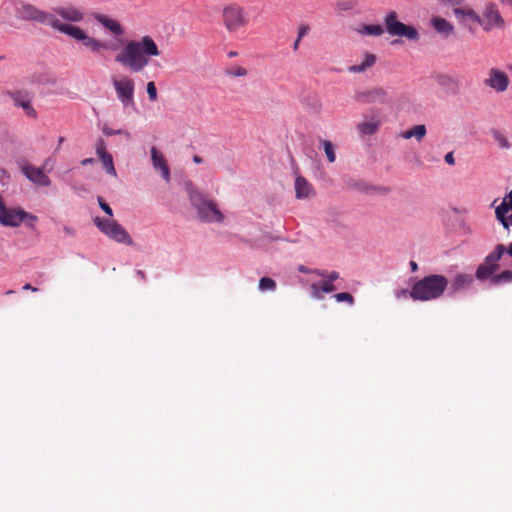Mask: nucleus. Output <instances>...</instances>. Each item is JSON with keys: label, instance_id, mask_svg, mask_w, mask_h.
Listing matches in <instances>:
<instances>
[{"label": "nucleus", "instance_id": "1", "mask_svg": "<svg viewBox=\"0 0 512 512\" xmlns=\"http://www.w3.org/2000/svg\"><path fill=\"white\" fill-rule=\"evenodd\" d=\"M160 55L155 41L144 36L140 41H130L116 56V61L129 68L132 72L142 71L149 63V57Z\"/></svg>", "mask_w": 512, "mask_h": 512}, {"label": "nucleus", "instance_id": "2", "mask_svg": "<svg viewBox=\"0 0 512 512\" xmlns=\"http://www.w3.org/2000/svg\"><path fill=\"white\" fill-rule=\"evenodd\" d=\"M448 284V279L443 275H428L413 284L409 295L415 301L435 300L444 294Z\"/></svg>", "mask_w": 512, "mask_h": 512}, {"label": "nucleus", "instance_id": "3", "mask_svg": "<svg viewBox=\"0 0 512 512\" xmlns=\"http://www.w3.org/2000/svg\"><path fill=\"white\" fill-rule=\"evenodd\" d=\"M186 191L191 205L197 210L198 218L203 222H218L224 220V215L218 209L217 204L205 197L191 182L186 183Z\"/></svg>", "mask_w": 512, "mask_h": 512}, {"label": "nucleus", "instance_id": "4", "mask_svg": "<svg viewBox=\"0 0 512 512\" xmlns=\"http://www.w3.org/2000/svg\"><path fill=\"white\" fill-rule=\"evenodd\" d=\"M384 25L387 33L391 36L404 37L409 41L417 42L420 39L418 30L411 25H406L398 20V14L390 11L384 17Z\"/></svg>", "mask_w": 512, "mask_h": 512}, {"label": "nucleus", "instance_id": "5", "mask_svg": "<svg viewBox=\"0 0 512 512\" xmlns=\"http://www.w3.org/2000/svg\"><path fill=\"white\" fill-rule=\"evenodd\" d=\"M384 25L387 33L391 36L404 37L409 41L417 42L420 39L418 30L411 25H406L398 20V14L390 11L384 17Z\"/></svg>", "mask_w": 512, "mask_h": 512}, {"label": "nucleus", "instance_id": "6", "mask_svg": "<svg viewBox=\"0 0 512 512\" xmlns=\"http://www.w3.org/2000/svg\"><path fill=\"white\" fill-rule=\"evenodd\" d=\"M384 25L387 33L391 36L404 37L409 41L417 42L420 39L418 30L411 25H406L398 20V14L390 11L384 17Z\"/></svg>", "mask_w": 512, "mask_h": 512}, {"label": "nucleus", "instance_id": "7", "mask_svg": "<svg viewBox=\"0 0 512 512\" xmlns=\"http://www.w3.org/2000/svg\"><path fill=\"white\" fill-rule=\"evenodd\" d=\"M384 25L387 33L391 36L404 37L409 41L417 42L420 39L418 30L411 25H406L398 20V14L390 11L384 17Z\"/></svg>", "mask_w": 512, "mask_h": 512}, {"label": "nucleus", "instance_id": "8", "mask_svg": "<svg viewBox=\"0 0 512 512\" xmlns=\"http://www.w3.org/2000/svg\"><path fill=\"white\" fill-rule=\"evenodd\" d=\"M95 225L99 230L108 236L110 239L126 244L128 246L133 244V240L128 232L119 223L111 219H102L96 217L94 219Z\"/></svg>", "mask_w": 512, "mask_h": 512}, {"label": "nucleus", "instance_id": "9", "mask_svg": "<svg viewBox=\"0 0 512 512\" xmlns=\"http://www.w3.org/2000/svg\"><path fill=\"white\" fill-rule=\"evenodd\" d=\"M1 209L0 223L3 226L18 227L23 222L29 220L30 222L27 223V225L32 227L37 221L35 215L26 212L22 208H8L5 206L4 202H2Z\"/></svg>", "mask_w": 512, "mask_h": 512}, {"label": "nucleus", "instance_id": "10", "mask_svg": "<svg viewBox=\"0 0 512 512\" xmlns=\"http://www.w3.org/2000/svg\"><path fill=\"white\" fill-rule=\"evenodd\" d=\"M17 16L24 21H33L43 25H52L55 15L39 9L38 7L21 2L16 10Z\"/></svg>", "mask_w": 512, "mask_h": 512}, {"label": "nucleus", "instance_id": "11", "mask_svg": "<svg viewBox=\"0 0 512 512\" xmlns=\"http://www.w3.org/2000/svg\"><path fill=\"white\" fill-rule=\"evenodd\" d=\"M477 24H479L485 32H490L493 29L503 28L505 21L498 6L495 3L489 2L485 5L482 15H479Z\"/></svg>", "mask_w": 512, "mask_h": 512}, {"label": "nucleus", "instance_id": "12", "mask_svg": "<svg viewBox=\"0 0 512 512\" xmlns=\"http://www.w3.org/2000/svg\"><path fill=\"white\" fill-rule=\"evenodd\" d=\"M222 19L226 29L230 32L239 30L247 23L244 10L238 4H230L224 7Z\"/></svg>", "mask_w": 512, "mask_h": 512}, {"label": "nucleus", "instance_id": "13", "mask_svg": "<svg viewBox=\"0 0 512 512\" xmlns=\"http://www.w3.org/2000/svg\"><path fill=\"white\" fill-rule=\"evenodd\" d=\"M505 252V247L503 244L496 245L494 251L488 254L484 262L480 264L476 270V278L479 280H484L487 278H491L493 273L498 269V261L502 257Z\"/></svg>", "mask_w": 512, "mask_h": 512}, {"label": "nucleus", "instance_id": "14", "mask_svg": "<svg viewBox=\"0 0 512 512\" xmlns=\"http://www.w3.org/2000/svg\"><path fill=\"white\" fill-rule=\"evenodd\" d=\"M113 86L118 99L124 106L134 105V81L131 78L125 76L114 79Z\"/></svg>", "mask_w": 512, "mask_h": 512}, {"label": "nucleus", "instance_id": "15", "mask_svg": "<svg viewBox=\"0 0 512 512\" xmlns=\"http://www.w3.org/2000/svg\"><path fill=\"white\" fill-rule=\"evenodd\" d=\"M484 84L497 93H503L508 89L510 79L506 72L498 68H491L488 72V77L484 81Z\"/></svg>", "mask_w": 512, "mask_h": 512}, {"label": "nucleus", "instance_id": "16", "mask_svg": "<svg viewBox=\"0 0 512 512\" xmlns=\"http://www.w3.org/2000/svg\"><path fill=\"white\" fill-rule=\"evenodd\" d=\"M21 172L31 182L38 186H49L51 184L50 178L44 173L43 167H35L32 164H23Z\"/></svg>", "mask_w": 512, "mask_h": 512}, {"label": "nucleus", "instance_id": "17", "mask_svg": "<svg viewBox=\"0 0 512 512\" xmlns=\"http://www.w3.org/2000/svg\"><path fill=\"white\" fill-rule=\"evenodd\" d=\"M53 14L70 23H78L84 20V12L73 5L57 6L53 8Z\"/></svg>", "mask_w": 512, "mask_h": 512}, {"label": "nucleus", "instance_id": "18", "mask_svg": "<svg viewBox=\"0 0 512 512\" xmlns=\"http://www.w3.org/2000/svg\"><path fill=\"white\" fill-rule=\"evenodd\" d=\"M386 91L381 87H376L371 90L357 92L355 99L362 104H370L374 102H384Z\"/></svg>", "mask_w": 512, "mask_h": 512}, {"label": "nucleus", "instance_id": "19", "mask_svg": "<svg viewBox=\"0 0 512 512\" xmlns=\"http://www.w3.org/2000/svg\"><path fill=\"white\" fill-rule=\"evenodd\" d=\"M51 27L63 34L70 36L71 38L77 41H81L84 34L86 33L84 30L77 26L61 22L57 17H55Z\"/></svg>", "mask_w": 512, "mask_h": 512}, {"label": "nucleus", "instance_id": "20", "mask_svg": "<svg viewBox=\"0 0 512 512\" xmlns=\"http://www.w3.org/2000/svg\"><path fill=\"white\" fill-rule=\"evenodd\" d=\"M92 16L115 36H121L124 33V30L118 21L100 13H93Z\"/></svg>", "mask_w": 512, "mask_h": 512}, {"label": "nucleus", "instance_id": "21", "mask_svg": "<svg viewBox=\"0 0 512 512\" xmlns=\"http://www.w3.org/2000/svg\"><path fill=\"white\" fill-rule=\"evenodd\" d=\"M453 13L460 24L467 26L469 21L478 22L479 14L470 7H456Z\"/></svg>", "mask_w": 512, "mask_h": 512}, {"label": "nucleus", "instance_id": "22", "mask_svg": "<svg viewBox=\"0 0 512 512\" xmlns=\"http://www.w3.org/2000/svg\"><path fill=\"white\" fill-rule=\"evenodd\" d=\"M496 218L501 222L505 229L512 226V204L501 202L495 209Z\"/></svg>", "mask_w": 512, "mask_h": 512}, {"label": "nucleus", "instance_id": "23", "mask_svg": "<svg viewBox=\"0 0 512 512\" xmlns=\"http://www.w3.org/2000/svg\"><path fill=\"white\" fill-rule=\"evenodd\" d=\"M151 160H152L153 167L155 169L161 170L162 177L166 181H169V179H170V170H169V167L167 165V162H166L164 156L161 153H159L158 150L155 147H152V149H151Z\"/></svg>", "mask_w": 512, "mask_h": 512}, {"label": "nucleus", "instance_id": "24", "mask_svg": "<svg viewBox=\"0 0 512 512\" xmlns=\"http://www.w3.org/2000/svg\"><path fill=\"white\" fill-rule=\"evenodd\" d=\"M295 192L298 199L309 198L314 195L312 185L303 176L296 177Z\"/></svg>", "mask_w": 512, "mask_h": 512}, {"label": "nucleus", "instance_id": "25", "mask_svg": "<svg viewBox=\"0 0 512 512\" xmlns=\"http://www.w3.org/2000/svg\"><path fill=\"white\" fill-rule=\"evenodd\" d=\"M431 26L441 35L448 37L454 32V26L446 19L435 16L431 18Z\"/></svg>", "mask_w": 512, "mask_h": 512}, {"label": "nucleus", "instance_id": "26", "mask_svg": "<svg viewBox=\"0 0 512 512\" xmlns=\"http://www.w3.org/2000/svg\"><path fill=\"white\" fill-rule=\"evenodd\" d=\"M472 282L473 276L471 274L459 273L452 281L451 290L453 293L459 292L468 288Z\"/></svg>", "mask_w": 512, "mask_h": 512}, {"label": "nucleus", "instance_id": "27", "mask_svg": "<svg viewBox=\"0 0 512 512\" xmlns=\"http://www.w3.org/2000/svg\"><path fill=\"white\" fill-rule=\"evenodd\" d=\"M12 99L17 107H21L25 111L27 116L32 118L37 117L36 110L32 107L29 98L23 97L21 93H15L12 95Z\"/></svg>", "mask_w": 512, "mask_h": 512}, {"label": "nucleus", "instance_id": "28", "mask_svg": "<svg viewBox=\"0 0 512 512\" xmlns=\"http://www.w3.org/2000/svg\"><path fill=\"white\" fill-rule=\"evenodd\" d=\"M376 63V56L374 54L367 53L365 54L364 60L357 65H352L349 67V71L353 73H361L366 71L368 68H371Z\"/></svg>", "mask_w": 512, "mask_h": 512}, {"label": "nucleus", "instance_id": "29", "mask_svg": "<svg viewBox=\"0 0 512 512\" xmlns=\"http://www.w3.org/2000/svg\"><path fill=\"white\" fill-rule=\"evenodd\" d=\"M376 63V56L374 54L367 53L365 54L364 60L357 65H352L349 67V71L353 73H361L366 71L368 68H371Z\"/></svg>", "mask_w": 512, "mask_h": 512}, {"label": "nucleus", "instance_id": "30", "mask_svg": "<svg viewBox=\"0 0 512 512\" xmlns=\"http://www.w3.org/2000/svg\"><path fill=\"white\" fill-rule=\"evenodd\" d=\"M426 132L425 125H415L411 129L401 133V137L404 139L415 137L418 141H421L425 137Z\"/></svg>", "mask_w": 512, "mask_h": 512}, {"label": "nucleus", "instance_id": "31", "mask_svg": "<svg viewBox=\"0 0 512 512\" xmlns=\"http://www.w3.org/2000/svg\"><path fill=\"white\" fill-rule=\"evenodd\" d=\"M83 45L89 48L93 52H98L100 49H107L108 46L106 43L98 41L97 39L90 37L87 33L84 34L81 39Z\"/></svg>", "mask_w": 512, "mask_h": 512}, {"label": "nucleus", "instance_id": "32", "mask_svg": "<svg viewBox=\"0 0 512 512\" xmlns=\"http://www.w3.org/2000/svg\"><path fill=\"white\" fill-rule=\"evenodd\" d=\"M491 136H492L493 140L497 143V145L500 149L508 150L512 147L507 136L504 133H502L500 130L493 129L491 131Z\"/></svg>", "mask_w": 512, "mask_h": 512}, {"label": "nucleus", "instance_id": "33", "mask_svg": "<svg viewBox=\"0 0 512 512\" xmlns=\"http://www.w3.org/2000/svg\"><path fill=\"white\" fill-rule=\"evenodd\" d=\"M358 32L362 35L381 36L384 28L381 25L365 24L358 29Z\"/></svg>", "mask_w": 512, "mask_h": 512}, {"label": "nucleus", "instance_id": "34", "mask_svg": "<svg viewBox=\"0 0 512 512\" xmlns=\"http://www.w3.org/2000/svg\"><path fill=\"white\" fill-rule=\"evenodd\" d=\"M490 281L493 285L512 282V271L505 270L499 274L493 275L490 278Z\"/></svg>", "mask_w": 512, "mask_h": 512}, {"label": "nucleus", "instance_id": "35", "mask_svg": "<svg viewBox=\"0 0 512 512\" xmlns=\"http://www.w3.org/2000/svg\"><path fill=\"white\" fill-rule=\"evenodd\" d=\"M379 128V122H362L358 124V130L364 135H372Z\"/></svg>", "mask_w": 512, "mask_h": 512}, {"label": "nucleus", "instance_id": "36", "mask_svg": "<svg viewBox=\"0 0 512 512\" xmlns=\"http://www.w3.org/2000/svg\"><path fill=\"white\" fill-rule=\"evenodd\" d=\"M99 159L101 160L105 171L108 174H110L111 176L115 177L117 175V173H116V169L114 167L112 155L109 154V155L100 157Z\"/></svg>", "mask_w": 512, "mask_h": 512}, {"label": "nucleus", "instance_id": "37", "mask_svg": "<svg viewBox=\"0 0 512 512\" xmlns=\"http://www.w3.org/2000/svg\"><path fill=\"white\" fill-rule=\"evenodd\" d=\"M259 289L261 291H274L276 289V282L269 277H262L259 281Z\"/></svg>", "mask_w": 512, "mask_h": 512}, {"label": "nucleus", "instance_id": "38", "mask_svg": "<svg viewBox=\"0 0 512 512\" xmlns=\"http://www.w3.org/2000/svg\"><path fill=\"white\" fill-rule=\"evenodd\" d=\"M322 144H323L324 152L326 154V157H327L328 161L330 163H333L335 161V159H336V154H335V151H334L333 144L330 141H328V140L322 141Z\"/></svg>", "mask_w": 512, "mask_h": 512}, {"label": "nucleus", "instance_id": "39", "mask_svg": "<svg viewBox=\"0 0 512 512\" xmlns=\"http://www.w3.org/2000/svg\"><path fill=\"white\" fill-rule=\"evenodd\" d=\"M334 298L338 302H347L348 304L352 305L354 303V298L350 293L347 292H341L334 295Z\"/></svg>", "mask_w": 512, "mask_h": 512}, {"label": "nucleus", "instance_id": "40", "mask_svg": "<svg viewBox=\"0 0 512 512\" xmlns=\"http://www.w3.org/2000/svg\"><path fill=\"white\" fill-rule=\"evenodd\" d=\"M95 150H96V154H97L98 158L110 154V153L107 152L106 144H105V141L103 139H99L97 141Z\"/></svg>", "mask_w": 512, "mask_h": 512}, {"label": "nucleus", "instance_id": "41", "mask_svg": "<svg viewBox=\"0 0 512 512\" xmlns=\"http://www.w3.org/2000/svg\"><path fill=\"white\" fill-rule=\"evenodd\" d=\"M319 283L321 285V290L324 293H331V292H334L336 290V286L333 284V282H331V281H329L327 279L322 280Z\"/></svg>", "mask_w": 512, "mask_h": 512}, {"label": "nucleus", "instance_id": "42", "mask_svg": "<svg viewBox=\"0 0 512 512\" xmlns=\"http://www.w3.org/2000/svg\"><path fill=\"white\" fill-rule=\"evenodd\" d=\"M147 93L151 101H156L158 94L155 83L153 81L147 83Z\"/></svg>", "mask_w": 512, "mask_h": 512}, {"label": "nucleus", "instance_id": "43", "mask_svg": "<svg viewBox=\"0 0 512 512\" xmlns=\"http://www.w3.org/2000/svg\"><path fill=\"white\" fill-rule=\"evenodd\" d=\"M103 133L107 136H112V135H125L127 138L130 137V134L124 130H121V129H118V130H113L107 126H105L103 128Z\"/></svg>", "mask_w": 512, "mask_h": 512}, {"label": "nucleus", "instance_id": "44", "mask_svg": "<svg viewBox=\"0 0 512 512\" xmlns=\"http://www.w3.org/2000/svg\"><path fill=\"white\" fill-rule=\"evenodd\" d=\"M310 289H311V294H312L313 298L319 299V300L323 298L320 283H313L310 286Z\"/></svg>", "mask_w": 512, "mask_h": 512}, {"label": "nucleus", "instance_id": "45", "mask_svg": "<svg viewBox=\"0 0 512 512\" xmlns=\"http://www.w3.org/2000/svg\"><path fill=\"white\" fill-rule=\"evenodd\" d=\"M98 203H99V206L101 207V209L109 216V217H112L113 216V211L111 209V207L103 200V198L101 197H98Z\"/></svg>", "mask_w": 512, "mask_h": 512}, {"label": "nucleus", "instance_id": "46", "mask_svg": "<svg viewBox=\"0 0 512 512\" xmlns=\"http://www.w3.org/2000/svg\"><path fill=\"white\" fill-rule=\"evenodd\" d=\"M247 74V70L244 67L236 66L231 70V75L235 77H242Z\"/></svg>", "mask_w": 512, "mask_h": 512}, {"label": "nucleus", "instance_id": "47", "mask_svg": "<svg viewBox=\"0 0 512 512\" xmlns=\"http://www.w3.org/2000/svg\"><path fill=\"white\" fill-rule=\"evenodd\" d=\"M313 274L323 278V280L327 279V275H329V272L326 271V270H321V269H314L312 271Z\"/></svg>", "mask_w": 512, "mask_h": 512}, {"label": "nucleus", "instance_id": "48", "mask_svg": "<svg viewBox=\"0 0 512 512\" xmlns=\"http://www.w3.org/2000/svg\"><path fill=\"white\" fill-rule=\"evenodd\" d=\"M339 277H340L339 272L331 271V272H329V275H327V280L334 282V281L338 280Z\"/></svg>", "mask_w": 512, "mask_h": 512}, {"label": "nucleus", "instance_id": "49", "mask_svg": "<svg viewBox=\"0 0 512 512\" xmlns=\"http://www.w3.org/2000/svg\"><path fill=\"white\" fill-rule=\"evenodd\" d=\"M308 30V26H301L298 30V38L302 39L307 34Z\"/></svg>", "mask_w": 512, "mask_h": 512}, {"label": "nucleus", "instance_id": "50", "mask_svg": "<svg viewBox=\"0 0 512 512\" xmlns=\"http://www.w3.org/2000/svg\"><path fill=\"white\" fill-rule=\"evenodd\" d=\"M445 161L449 165H453L455 163L454 155L452 152H449L445 155Z\"/></svg>", "mask_w": 512, "mask_h": 512}, {"label": "nucleus", "instance_id": "51", "mask_svg": "<svg viewBox=\"0 0 512 512\" xmlns=\"http://www.w3.org/2000/svg\"><path fill=\"white\" fill-rule=\"evenodd\" d=\"M502 202L512 205V190L503 198Z\"/></svg>", "mask_w": 512, "mask_h": 512}, {"label": "nucleus", "instance_id": "52", "mask_svg": "<svg viewBox=\"0 0 512 512\" xmlns=\"http://www.w3.org/2000/svg\"><path fill=\"white\" fill-rule=\"evenodd\" d=\"M93 162H94L93 158H86L81 161V165L86 166V165L92 164Z\"/></svg>", "mask_w": 512, "mask_h": 512}, {"label": "nucleus", "instance_id": "53", "mask_svg": "<svg viewBox=\"0 0 512 512\" xmlns=\"http://www.w3.org/2000/svg\"><path fill=\"white\" fill-rule=\"evenodd\" d=\"M23 290H31L33 292H36L38 289L36 287H33L32 285L30 284H25L23 287H22Z\"/></svg>", "mask_w": 512, "mask_h": 512}, {"label": "nucleus", "instance_id": "54", "mask_svg": "<svg viewBox=\"0 0 512 512\" xmlns=\"http://www.w3.org/2000/svg\"><path fill=\"white\" fill-rule=\"evenodd\" d=\"M410 268L413 272H416L418 270V264L415 261H410Z\"/></svg>", "mask_w": 512, "mask_h": 512}, {"label": "nucleus", "instance_id": "55", "mask_svg": "<svg viewBox=\"0 0 512 512\" xmlns=\"http://www.w3.org/2000/svg\"><path fill=\"white\" fill-rule=\"evenodd\" d=\"M193 162L196 163V164H200V163L203 162V159L199 155H194L193 156Z\"/></svg>", "mask_w": 512, "mask_h": 512}, {"label": "nucleus", "instance_id": "56", "mask_svg": "<svg viewBox=\"0 0 512 512\" xmlns=\"http://www.w3.org/2000/svg\"><path fill=\"white\" fill-rule=\"evenodd\" d=\"M300 41H301V39H299V38L297 37V39L295 40V42H294V44H293V49H294V50H297V49H298Z\"/></svg>", "mask_w": 512, "mask_h": 512}, {"label": "nucleus", "instance_id": "57", "mask_svg": "<svg viewBox=\"0 0 512 512\" xmlns=\"http://www.w3.org/2000/svg\"><path fill=\"white\" fill-rule=\"evenodd\" d=\"M64 141H65V138H64V137H62V136H61V137H59V139H58V146H57V149H56V150H59V149H60V147H61V145H62V143H63Z\"/></svg>", "mask_w": 512, "mask_h": 512}, {"label": "nucleus", "instance_id": "58", "mask_svg": "<svg viewBox=\"0 0 512 512\" xmlns=\"http://www.w3.org/2000/svg\"><path fill=\"white\" fill-rule=\"evenodd\" d=\"M299 270H300L301 272H303V273H312V271H313V270H310V269L305 268V267H303V266H301V267L299 268Z\"/></svg>", "mask_w": 512, "mask_h": 512}, {"label": "nucleus", "instance_id": "59", "mask_svg": "<svg viewBox=\"0 0 512 512\" xmlns=\"http://www.w3.org/2000/svg\"><path fill=\"white\" fill-rule=\"evenodd\" d=\"M406 294H407V291H406V290H401V291H399V292L397 293V295H396V296H397L398 298H400L401 296H406Z\"/></svg>", "mask_w": 512, "mask_h": 512}, {"label": "nucleus", "instance_id": "60", "mask_svg": "<svg viewBox=\"0 0 512 512\" xmlns=\"http://www.w3.org/2000/svg\"><path fill=\"white\" fill-rule=\"evenodd\" d=\"M507 253L512 257V243L509 244L507 248Z\"/></svg>", "mask_w": 512, "mask_h": 512}, {"label": "nucleus", "instance_id": "61", "mask_svg": "<svg viewBox=\"0 0 512 512\" xmlns=\"http://www.w3.org/2000/svg\"><path fill=\"white\" fill-rule=\"evenodd\" d=\"M137 274H138L142 279H144V278H145V274H144V272H143V271L139 270V271H137Z\"/></svg>", "mask_w": 512, "mask_h": 512}, {"label": "nucleus", "instance_id": "62", "mask_svg": "<svg viewBox=\"0 0 512 512\" xmlns=\"http://www.w3.org/2000/svg\"><path fill=\"white\" fill-rule=\"evenodd\" d=\"M504 4H509L512 6V0H500Z\"/></svg>", "mask_w": 512, "mask_h": 512}, {"label": "nucleus", "instance_id": "63", "mask_svg": "<svg viewBox=\"0 0 512 512\" xmlns=\"http://www.w3.org/2000/svg\"><path fill=\"white\" fill-rule=\"evenodd\" d=\"M13 293H14V291H13V290H8V291H6V294H7V295H8V294H13Z\"/></svg>", "mask_w": 512, "mask_h": 512}, {"label": "nucleus", "instance_id": "64", "mask_svg": "<svg viewBox=\"0 0 512 512\" xmlns=\"http://www.w3.org/2000/svg\"><path fill=\"white\" fill-rule=\"evenodd\" d=\"M67 233H72V231L69 228H65Z\"/></svg>", "mask_w": 512, "mask_h": 512}]
</instances>
